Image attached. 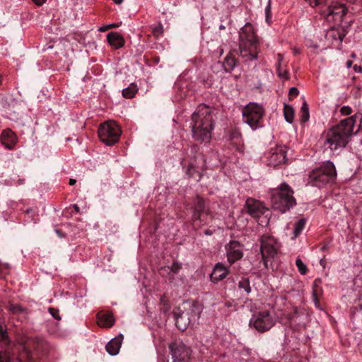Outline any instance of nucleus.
<instances>
[{
    "label": "nucleus",
    "instance_id": "obj_1",
    "mask_svg": "<svg viewBox=\"0 0 362 362\" xmlns=\"http://www.w3.org/2000/svg\"><path fill=\"white\" fill-rule=\"evenodd\" d=\"M356 116L342 119L338 124L325 131L321 136L325 147L334 151L344 148L354 134Z\"/></svg>",
    "mask_w": 362,
    "mask_h": 362
},
{
    "label": "nucleus",
    "instance_id": "obj_2",
    "mask_svg": "<svg viewBox=\"0 0 362 362\" xmlns=\"http://www.w3.org/2000/svg\"><path fill=\"white\" fill-rule=\"evenodd\" d=\"M193 139L200 143L209 142L214 128L212 113L208 107L202 105L192 115Z\"/></svg>",
    "mask_w": 362,
    "mask_h": 362
},
{
    "label": "nucleus",
    "instance_id": "obj_3",
    "mask_svg": "<svg viewBox=\"0 0 362 362\" xmlns=\"http://www.w3.org/2000/svg\"><path fill=\"white\" fill-rule=\"evenodd\" d=\"M259 41L251 23H246L239 33L240 55L245 61L257 59Z\"/></svg>",
    "mask_w": 362,
    "mask_h": 362
},
{
    "label": "nucleus",
    "instance_id": "obj_4",
    "mask_svg": "<svg viewBox=\"0 0 362 362\" xmlns=\"http://www.w3.org/2000/svg\"><path fill=\"white\" fill-rule=\"evenodd\" d=\"M293 189L286 182L269 192L272 206L281 213H286L296 204Z\"/></svg>",
    "mask_w": 362,
    "mask_h": 362
},
{
    "label": "nucleus",
    "instance_id": "obj_5",
    "mask_svg": "<svg viewBox=\"0 0 362 362\" xmlns=\"http://www.w3.org/2000/svg\"><path fill=\"white\" fill-rule=\"evenodd\" d=\"M336 176L337 173L334 163L331 161H327L320 168L310 172L308 183L313 186L321 187L333 182Z\"/></svg>",
    "mask_w": 362,
    "mask_h": 362
},
{
    "label": "nucleus",
    "instance_id": "obj_6",
    "mask_svg": "<svg viewBox=\"0 0 362 362\" xmlns=\"http://www.w3.org/2000/svg\"><path fill=\"white\" fill-rule=\"evenodd\" d=\"M264 115L262 105L256 103H250L243 110V120L253 130L262 127V120Z\"/></svg>",
    "mask_w": 362,
    "mask_h": 362
},
{
    "label": "nucleus",
    "instance_id": "obj_7",
    "mask_svg": "<svg viewBox=\"0 0 362 362\" xmlns=\"http://www.w3.org/2000/svg\"><path fill=\"white\" fill-rule=\"evenodd\" d=\"M121 133L120 127L114 121H107L101 124L98 130L100 140L107 146L116 144L119 139Z\"/></svg>",
    "mask_w": 362,
    "mask_h": 362
},
{
    "label": "nucleus",
    "instance_id": "obj_8",
    "mask_svg": "<svg viewBox=\"0 0 362 362\" xmlns=\"http://www.w3.org/2000/svg\"><path fill=\"white\" fill-rule=\"evenodd\" d=\"M274 325V317L267 310L255 313L250 320V325L259 332L269 331Z\"/></svg>",
    "mask_w": 362,
    "mask_h": 362
},
{
    "label": "nucleus",
    "instance_id": "obj_9",
    "mask_svg": "<svg viewBox=\"0 0 362 362\" xmlns=\"http://www.w3.org/2000/svg\"><path fill=\"white\" fill-rule=\"evenodd\" d=\"M46 346V342L38 338L31 339L24 344H21L18 346V350L20 351L18 360L21 362H27L31 360L33 358V354L30 351L31 347L38 354L40 352L44 351Z\"/></svg>",
    "mask_w": 362,
    "mask_h": 362
},
{
    "label": "nucleus",
    "instance_id": "obj_10",
    "mask_svg": "<svg viewBox=\"0 0 362 362\" xmlns=\"http://www.w3.org/2000/svg\"><path fill=\"white\" fill-rule=\"evenodd\" d=\"M278 248V243L274 237L267 234L262 236L261 253L265 268H268V259L274 257L277 254Z\"/></svg>",
    "mask_w": 362,
    "mask_h": 362
},
{
    "label": "nucleus",
    "instance_id": "obj_11",
    "mask_svg": "<svg viewBox=\"0 0 362 362\" xmlns=\"http://www.w3.org/2000/svg\"><path fill=\"white\" fill-rule=\"evenodd\" d=\"M213 218L209 210L206 208L203 199L198 197L192 214L194 222L199 221L200 226L209 224Z\"/></svg>",
    "mask_w": 362,
    "mask_h": 362
},
{
    "label": "nucleus",
    "instance_id": "obj_12",
    "mask_svg": "<svg viewBox=\"0 0 362 362\" xmlns=\"http://www.w3.org/2000/svg\"><path fill=\"white\" fill-rule=\"evenodd\" d=\"M169 348L174 361L182 362L189 358L191 351L182 341L175 340Z\"/></svg>",
    "mask_w": 362,
    "mask_h": 362
},
{
    "label": "nucleus",
    "instance_id": "obj_13",
    "mask_svg": "<svg viewBox=\"0 0 362 362\" xmlns=\"http://www.w3.org/2000/svg\"><path fill=\"white\" fill-rule=\"evenodd\" d=\"M286 161V146H277L272 148L267 154L268 165L277 167Z\"/></svg>",
    "mask_w": 362,
    "mask_h": 362
},
{
    "label": "nucleus",
    "instance_id": "obj_14",
    "mask_svg": "<svg viewBox=\"0 0 362 362\" xmlns=\"http://www.w3.org/2000/svg\"><path fill=\"white\" fill-rule=\"evenodd\" d=\"M347 13V8L344 4L339 1H332L327 8V19L333 20L339 24L343 21L344 17Z\"/></svg>",
    "mask_w": 362,
    "mask_h": 362
},
{
    "label": "nucleus",
    "instance_id": "obj_15",
    "mask_svg": "<svg viewBox=\"0 0 362 362\" xmlns=\"http://www.w3.org/2000/svg\"><path fill=\"white\" fill-rule=\"evenodd\" d=\"M228 262L232 264L243 256V246L235 240L230 241L225 247Z\"/></svg>",
    "mask_w": 362,
    "mask_h": 362
},
{
    "label": "nucleus",
    "instance_id": "obj_16",
    "mask_svg": "<svg viewBox=\"0 0 362 362\" xmlns=\"http://www.w3.org/2000/svg\"><path fill=\"white\" fill-rule=\"evenodd\" d=\"M247 212L255 218H258L264 214L266 208L262 202L256 199L250 198L246 201Z\"/></svg>",
    "mask_w": 362,
    "mask_h": 362
},
{
    "label": "nucleus",
    "instance_id": "obj_17",
    "mask_svg": "<svg viewBox=\"0 0 362 362\" xmlns=\"http://www.w3.org/2000/svg\"><path fill=\"white\" fill-rule=\"evenodd\" d=\"M1 141L6 148L13 149L17 143V137L12 130L8 129L2 132Z\"/></svg>",
    "mask_w": 362,
    "mask_h": 362
},
{
    "label": "nucleus",
    "instance_id": "obj_18",
    "mask_svg": "<svg viewBox=\"0 0 362 362\" xmlns=\"http://www.w3.org/2000/svg\"><path fill=\"white\" fill-rule=\"evenodd\" d=\"M98 325L100 327L110 328L113 326L115 319L111 313L100 311L97 314Z\"/></svg>",
    "mask_w": 362,
    "mask_h": 362
},
{
    "label": "nucleus",
    "instance_id": "obj_19",
    "mask_svg": "<svg viewBox=\"0 0 362 362\" xmlns=\"http://www.w3.org/2000/svg\"><path fill=\"white\" fill-rule=\"evenodd\" d=\"M228 274V269L221 263H218L214 267L212 273L211 274V280L213 282H218L226 277Z\"/></svg>",
    "mask_w": 362,
    "mask_h": 362
},
{
    "label": "nucleus",
    "instance_id": "obj_20",
    "mask_svg": "<svg viewBox=\"0 0 362 362\" xmlns=\"http://www.w3.org/2000/svg\"><path fill=\"white\" fill-rule=\"evenodd\" d=\"M123 336L122 334L113 338L106 345V351L112 356L117 355L120 349Z\"/></svg>",
    "mask_w": 362,
    "mask_h": 362
},
{
    "label": "nucleus",
    "instance_id": "obj_21",
    "mask_svg": "<svg viewBox=\"0 0 362 362\" xmlns=\"http://www.w3.org/2000/svg\"><path fill=\"white\" fill-rule=\"evenodd\" d=\"M108 43L115 49H119L124 45V39L117 32H110L107 35Z\"/></svg>",
    "mask_w": 362,
    "mask_h": 362
},
{
    "label": "nucleus",
    "instance_id": "obj_22",
    "mask_svg": "<svg viewBox=\"0 0 362 362\" xmlns=\"http://www.w3.org/2000/svg\"><path fill=\"white\" fill-rule=\"evenodd\" d=\"M228 139L237 146V149L240 151L242 148V134L239 129H232L228 134Z\"/></svg>",
    "mask_w": 362,
    "mask_h": 362
},
{
    "label": "nucleus",
    "instance_id": "obj_23",
    "mask_svg": "<svg viewBox=\"0 0 362 362\" xmlns=\"http://www.w3.org/2000/svg\"><path fill=\"white\" fill-rule=\"evenodd\" d=\"M322 281L320 279H315L313 284V298L315 305L318 307L320 305L319 296L322 293L321 288Z\"/></svg>",
    "mask_w": 362,
    "mask_h": 362
},
{
    "label": "nucleus",
    "instance_id": "obj_24",
    "mask_svg": "<svg viewBox=\"0 0 362 362\" xmlns=\"http://www.w3.org/2000/svg\"><path fill=\"white\" fill-rule=\"evenodd\" d=\"M235 64L236 59L231 54H229L225 58L223 63V67L226 72H230L233 69Z\"/></svg>",
    "mask_w": 362,
    "mask_h": 362
},
{
    "label": "nucleus",
    "instance_id": "obj_25",
    "mask_svg": "<svg viewBox=\"0 0 362 362\" xmlns=\"http://www.w3.org/2000/svg\"><path fill=\"white\" fill-rule=\"evenodd\" d=\"M284 57L281 54H277V67H276V71L278 74V76L284 79H288L289 78V74L287 70H284V72L281 71V63L283 62Z\"/></svg>",
    "mask_w": 362,
    "mask_h": 362
},
{
    "label": "nucleus",
    "instance_id": "obj_26",
    "mask_svg": "<svg viewBox=\"0 0 362 362\" xmlns=\"http://www.w3.org/2000/svg\"><path fill=\"white\" fill-rule=\"evenodd\" d=\"M300 118L301 122H306L310 119L309 107L306 101H303L300 111Z\"/></svg>",
    "mask_w": 362,
    "mask_h": 362
},
{
    "label": "nucleus",
    "instance_id": "obj_27",
    "mask_svg": "<svg viewBox=\"0 0 362 362\" xmlns=\"http://www.w3.org/2000/svg\"><path fill=\"white\" fill-rule=\"evenodd\" d=\"M137 91L136 85L132 83L129 86L122 90V95L126 98H132Z\"/></svg>",
    "mask_w": 362,
    "mask_h": 362
},
{
    "label": "nucleus",
    "instance_id": "obj_28",
    "mask_svg": "<svg viewBox=\"0 0 362 362\" xmlns=\"http://www.w3.org/2000/svg\"><path fill=\"white\" fill-rule=\"evenodd\" d=\"M284 115L285 119L288 123L291 124L294 119V110L292 106L288 105H284Z\"/></svg>",
    "mask_w": 362,
    "mask_h": 362
},
{
    "label": "nucleus",
    "instance_id": "obj_29",
    "mask_svg": "<svg viewBox=\"0 0 362 362\" xmlns=\"http://www.w3.org/2000/svg\"><path fill=\"white\" fill-rule=\"evenodd\" d=\"M305 226V220L304 218H301L298 220L296 223H295L293 228V233L295 238L298 237L300 234Z\"/></svg>",
    "mask_w": 362,
    "mask_h": 362
},
{
    "label": "nucleus",
    "instance_id": "obj_30",
    "mask_svg": "<svg viewBox=\"0 0 362 362\" xmlns=\"http://www.w3.org/2000/svg\"><path fill=\"white\" fill-rule=\"evenodd\" d=\"M238 288L240 289L244 290L247 293H250L251 287H250V281L247 279H245V278L242 279L238 282Z\"/></svg>",
    "mask_w": 362,
    "mask_h": 362
},
{
    "label": "nucleus",
    "instance_id": "obj_31",
    "mask_svg": "<svg viewBox=\"0 0 362 362\" xmlns=\"http://www.w3.org/2000/svg\"><path fill=\"white\" fill-rule=\"evenodd\" d=\"M8 310L13 314L24 313L25 309L20 304L9 303Z\"/></svg>",
    "mask_w": 362,
    "mask_h": 362
},
{
    "label": "nucleus",
    "instance_id": "obj_32",
    "mask_svg": "<svg viewBox=\"0 0 362 362\" xmlns=\"http://www.w3.org/2000/svg\"><path fill=\"white\" fill-rule=\"evenodd\" d=\"M0 335L1 340L2 341V342L5 344H8L9 343V339L7 334V332L5 328V325L1 323H0Z\"/></svg>",
    "mask_w": 362,
    "mask_h": 362
},
{
    "label": "nucleus",
    "instance_id": "obj_33",
    "mask_svg": "<svg viewBox=\"0 0 362 362\" xmlns=\"http://www.w3.org/2000/svg\"><path fill=\"white\" fill-rule=\"evenodd\" d=\"M296 264L300 274L305 275L307 273L308 268L300 258L296 259Z\"/></svg>",
    "mask_w": 362,
    "mask_h": 362
},
{
    "label": "nucleus",
    "instance_id": "obj_34",
    "mask_svg": "<svg viewBox=\"0 0 362 362\" xmlns=\"http://www.w3.org/2000/svg\"><path fill=\"white\" fill-rule=\"evenodd\" d=\"M163 33V25L160 23L158 25L155 26L152 29V34L154 37L156 38L160 36Z\"/></svg>",
    "mask_w": 362,
    "mask_h": 362
},
{
    "label": "nucleus",
    "instance_id": "obj_35",
    "mask_svg": "<svg viewBox=\"0 0 362 362\" xmlns=\"http://www.w3.org/2000/svg\"><path fill=\"white\" fill-rule=\"evenodd\" d=\"M192 312L194 313V317H199V315L202 312V308L197 303H194L192 305Z\"/></svg>",
    "mask_w": 362,
    "mask_h": 362
},
{
    "label": "nucleus",
    "instance_id": "obj_36",
    "mask_svg": "<svg viewBox=\"0 0 362 362\" xmlns=\"http://www.w3.org/2000/svg\"><path fill=\"white\" fill-rule=\"evenodd\" d=\"M312 7L325 4L327 0H305Z\"/></svg>",
    "mask_w": 362,
    "mask_h": 362
},
{
    "label": "nucleus",
    "instance_id": "obj_37",
    "mask_svg": "<svg viewBox=\"0 0 362 362\" xmlns=\"http://www.w3.org/2000/svg\"><path fill=\"white\" fill-rule=\"evenodd\" d=\"M265 16H266V21L268 24L271 23L272 19V11H271V5L269 3L265 8Z\"/></svg>",
    "mask_w": 362,
    "mask_h": 362
},
{
    "label": "nucleus",
    "instance_id": "obj_38",
    "mask_svg": "<svg viewBox=\"0 0 362 362\" xmlns=\"http://www.w3.org/2000/svg\"><path fill=\"white\" fill-rule=\"evenodd\" d=\"M195 173H197L195 168L193 165H190L187 170V174L189 175V177H194ZM197 176H198V180H200L201 175L198 172H197Z\"/></svg>",
    "mask_w": 362,
    "mask_h": 362
},
{
    "label": "nucleus",
    "instance_id": "obj_39",
    "mask_svg": "<svg viewBox=\"0 0 362 362\" xmlns=\"http://www.w3.org/2000/svg\"><path fill=\"white\" fill-rule=\"evenodd\" d=\"M118 27H119L118 24L112 23V24H109V25H106L100 27L98 29V30L100 32H105V31L108 30L109 29L115 28H118Z\"/></svg>",
    "mask_w": 362,
    "mask_h": 362
},
{
    "label": "nucleus",
    "instance_id": "obj_40",
    "mask_svg": "<svg viewBox=\"0 0 362 362\" xmlns=\"http://www.w3.org/2000/svg\"><path fill=\"white\" fill-rule=\"evenodd\" d=\"M49 312L54 319L58 320H59L61 319V317L59 316V312L57 309H55L54 308H49Z\"/></svg>",
    "mask_w": 362,
    "mask_h": 362
},
{
    "label": "nucleus",
    "instance_id": "obj_41",
    "mask_svg": "<svg viewBox=\"0 0 362 362\" xmlns=\"http://www.w3.org/2000/svg\"><path fill=\"white\" fill-rule=\"evenodd\" d=\"M340 112L342 115H349L352 112V110L349 106H343L340 109Z\"/></svg>",
    "mask_w": 362,
    "mask_h": 362
},
{
    "label": "nucleus",
    "instance_id": "obj_42",
    "mask_svg": "<svg viewBox=\"0 0 362 362\" xmlns=\"http://www.w3.org/2000/svg\"><path fill=\"white\" fill-rule=\"evenodd\" d=\"M182 320V315H180V316H179V317H177L176 318V325H177V328H178L179 329H180V330H182V331H184V330H185V329H186V328H187V325H186V324H185V323L184 325H181V324H180V320Z\"/></svg>",
    "mask_w": 362,
    "mask_h": 362
},
{
    "label": "nucleus",
    "instance_id": "obj_43",
    "mask_svg": "<svg viewBox=\"0 0 362 362\" xmlns=\"http://www.w3.org/2000/svg\"><path fill=\"white\" fill-rule=\"evenodd\" d=\"M169 268L173 273H177L181 269V266L180 264L174 262Z\"/></svg>",
    "mask_w": 362,
    "mask_h": 362
},
{
    "label": "nucleus",
    "instance_id": "obj_44",
    "mask_svg": "<svg viewBox=\"0 0 362 362\" xmlns=\"http://www.w3.org/2000/svg\"><path fill=\"white\" fill-rule=\"evenodd\" d=\"M0 362H10V358L6 352L0 351Z\"/></svg>",
    "mask_w": 362,
    "mask_h": 362
},
{
    "label": "nucleus",
    "instance_id": "obj_45",
    "mask_svg": "<svg viewBox=\"0 0 362 362\" xmlns=\"http://www.w3.org/2000/svg\"><path fill=\"white\" fill-rule=\"evenodd\" d=\"M299 93V91L297 88L292 87L289 90V96L291 97H296Z\"/></svg>",
    "mask_w": 362,
    "mask_h": 362
},
{
    "label": "nucleus",
    "instance_id": "obj_46",
    "mask_svg": "<svg viewBox=\"0 0 362 362\" xmlns=\"http://www.w3.org/2000/svg\"><path fill=\"white\" fill-rule=\"evenodd\" d=\"M38 6L43 5L47 0H32Z\"/></svg>",
    "mask_w": 362,
    "mask_h": 362
},
{
    "label": "nucleus",
    "instance_id": "obj_47",
    "mask_svg": "<svg viewBox=\"0 0 362 362\" xmlns=\"http://www.w3.org/2000/svg\"><path fill=\"white\" fill-rule=\"evenodd\" d=\"M24 183H25V180L22 179V178H20V179L16 180V182L14 183V185H16V186H18V185H23Z\"/></svg>",
    "mask_w": 362,
    "mask_h": 362
},
{
    "label": "nucleus",
    "instance_id": "obj_48",
    "mask_svg": "<svg viewBox=\"0 0 362 362\" xmlns=\"http://www.w3.org/2000/svg\"><path fill=\"white\" fill-rule=\"evenodd\" d=\"M204 234L206 235H211L213 234V231L209 230V229H206L204 231Z\"/></svg>",
    "mask_w": 362,
    "mask_h": 362
},
{
    "label": "nucleus",
    "instance_id": "obj_49",
    "mask_svg": "<svg viewBox=\"0 0 362 362\" xmlns=\"http://www.w3.org/2000/svg\"><path fill=\"white\" fill-rule=\"evenodd\" d=\"M354 70H355L356 71L362 72V69H361V66H358H358H357V65H355V66H354Z\"/></svg>",
    "mask_w": 362,
    "mask_h": 362
},
{
    "label": "nucleus",
    "instance_id": "obj_50",
    "mask_svg": "<svg viewBox=\"0 0 362 362\" xmlns=\"http://www.w3.org/2000/svg\"><path fill=\"white\" fill-rule=\"evenodd\" d=\"M352 64H353L352 61L348 60L346 63V67L350 68L352 66Z\"/></svg>",
    "mask_w": 362,
    "mask_h": 362
},
{
    "label": "nucleus",
    "instance_id": "obj_51",
    "mask_svg": "<svg viewBox=\"0 0 362 362\" xmlns=\"http://www.w3.org/2000/svg\"><path fill=\"white\" fill-rule=\"evenodd\" d=\"M76 182V181L74 179H70L69 180V185H74Z\"/></svg>",
    "mask_w": 362,
    "mask_h": 362
},
{
    "label": "nucleus",
    "instance_id": "obj_52",
    "mask_svg": "<svg viewBox=\"0 0 362 362\" xmlns=\"http://www.w3.org/2000/svg\"><path fill=\"white\" fill-rule=\"evenodd\" d=\"M74 208L75 209L76 211L78 212L79 211V207L76 204L74 205Z\"/></svg>",
    "mask_w": 362,
    "mask_h": 362
},
{
    "label": "nucleus",
    "instance_id": "obj_53",
    "mask_svg": "<svg viewBox=\"0 0 362 362\" xmlns=\"http://www.w3.org/2000/svg\"><path fill=\"white\" fill-rule=\"evenodd\" d=\"M344 36V35H339V40H340L341 42L343 40Z\"/></svg>",
    "mask_w": 362,
    "mask_h": 362
},
{
    "label": "nucleus",
    "instance_id": "obj_54",
    "mask_svg": "<svg viewBox=\"0 0 362 362\" xmlns=\"http://www.w3.org/2000/svg\"><path fill=\"white\" fill-rule=\"evenodd\" d=\"M320 263L321 265L324 266L325 260L324 259H321L320 261Z\"/></svg>",
    "mask_w": 362,
    "mask_h": 362
},
{
    "label": "nucleus",
    "instance_id": "obj_55",
    "mask_svg": "<svg viewBox=\"0 0 362 362\" xmlns=\"http://www.w3.org/2000/svg\"><path fill=\"white\" fill-rule=\"evenodd\" d=\"M56 231H57V233L59 234V236H62V235H61V233H60V231H59V230H57Z\"/></svg>",
    "mask_w": 362,
    "mask_h": 362
},
{
    "label": "nucleus",
    "instance_id": "obj_56",
    "mask_svg": "<svg viewBox=\"0 0 362 362\" xmlns=\"http://www.w3.org/2000/svg\"><path fill=\"white\" fill-rule=\"evenodd\" d=\"M321 250H323V251L325 250H326V246H323Z\"/></svg>",
    "mask_w": 362,
    "mask_h": 362
},
{
    "label": "nucleus",
    "instance_id": "obj_57",
    "mask_svg": "<svg viewBox=\"0 0 362 362\" xmlns=\"http://www.w3.org/2000/svg\"><path fill=\"white\" fill-rule=\"evenodd\" d=\"M284 70H286V69H284L282 66H281V71L284 72Z\"/></svg>",
    "mask_w": 362,
    "mask_h": 362
},
{
    "label": "nucleus",
    "instance_id": "obj_58",
    "mask_svg": "<svg viewBox=\"0 0 362 362\" xmlns=\"http://www.w3.org/2000/svg\"><path fill=\"white\" fill-rule=\"evenodd\" d=\"M1 83V76L0 75V84Z\"/></svg>",
    "mask_w": 362,
    "mask_h": 362
},
{
    "label": "nucleus",
    "instance_id": "obj_59",
    "mask_svg": "<svg viewBox=\"0 0 362 362\" xmlns=\"http://www.w3.org/2000/svg\"><path fill=\"white\" fill-rule=\"evenodd\" d=\"M351 57H355V54H352Z\"/></svg>",
    "mask_w": 362,
    "mask_h": 362
}]
</instances>
